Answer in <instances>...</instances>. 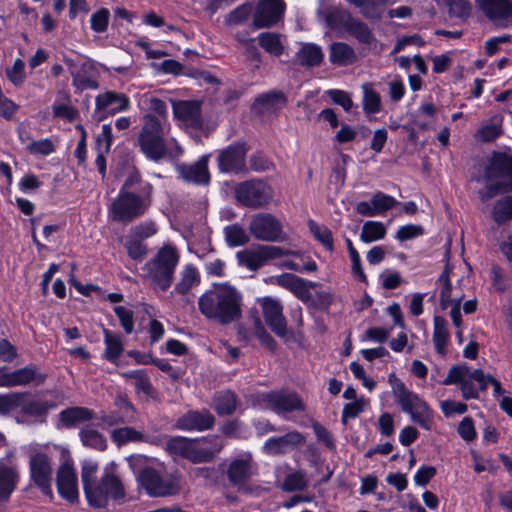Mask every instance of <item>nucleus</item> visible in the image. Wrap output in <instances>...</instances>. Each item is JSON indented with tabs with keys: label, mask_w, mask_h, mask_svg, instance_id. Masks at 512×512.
Returning <instances> with one entry per match:
<instances>
[{
	"label": "nucleus",
	"mask_w": 512,
	"mask_h": 512,
	"mask_svg": "<svg viewBox=\"0 0 512 512\" xmlns=\"http://www.w3.org/2000/svg\"><path fill=\"white\" fill-rule=\"evenodd\" d=\"M137 480L151 497L174 496L182 490V477L178 470L161 471L147 466L138 472Z\"/></svg>",
	"instance_id": "0eeeda50"
},
{
	"label": "nucleus",
	"mask_w": 512,
	"mask_h": 512,
	"mask_svg": "<svg viewBox=\"0 0 512 512\" xmlns=\"http://www.w3.org/2000/svg\"><path fill=\"white\" fill-rule=\"evenodd\" d=\"M210 155H203L192 164H179L176 168L181 178L187 182L207 185L210 182L208 161Z\"/></svg>",
	"instance_id": "b1692460"
},
{
	"label": "nucleus",
	"mask_w": 512,
	"mask_h": 512,
	"mask_svg": "<svg viewBox=\"0 0 512 512\" xmlns=\"http://www.w3.org/2000/svg\"><path fill=\"white\" fill-rule=\"evenodd\" d=\"M14 457L15 450L9 449L5 457L0 459V505L9 501L20 479L17 466L13 463Z\"/></svg>",
	"instance_id": "a211bd4d"
},
{
	"label": "nucleus",
	"mask_w": 512,
	"mask_h": 512,
	"mask_svg": "<svg viewBox=\"0 0 512 512\" xmlns=\"http://www.w3.org/2000/svg\"><path fill=\"white\" fill-rule=\"evenodd\" d=\"M236 256L239 264L251 271L258 270L266 263L260 248L257 250L239 251Z\"/></svg>",
	"instance_id": "a18cd8bd"
},
{
	"label": "nucleus",
	"mask_w": 512,
	"mask_h": 512,
	"mask_svg": "<svg viewBox=\"0 0 512 512\" xmlns=\"http://www.w3.org/2000/svg\"><path fill=\"white\" fill-rule=\"evenodd\" d=\"M172 109L174 117L184 126L197 128L201 125V110L197 101H173Z\"/></svg>",
	"instance_id": "393cba45"
},
{
	"label": "nucleus",
	"mask_w": 512,
	"mask_h": 512,
	"mask_svg": "<svg viewBox=\"0 0 512 512\" xmlns=\"http://www.w3.org/2000/svg\"><path fill=\"white\" fill-rule=\"evenodd\" d=\"M253 333L260 342L270 350H274L276 343L274 339L266 331L261 319L258 316L253 318Z\"/></svg>",
	"instance_id": "e2e57ef3"
},
{
	"label": "nucleus",
	"mask_w": 512,
	"mask_h": 512,
	"mask_svg": "<svg viewBox=\"0 0 512 512\" xmlns=\"http://www.w3.org/2000/svg\"><path fill=\"white\" fill-rule=\"evenodd\" d=\"M180 256L172 245H164L142 268L143 277L155 290L167 291L174 280Z\"/></svg>",
	"instance_id": "20e7f679"
},
{
	"label": "nucleus",
	"mask_w": 512,
	"mask_h": 512,
	"mask_svg": "<svg viewBox=\"0 0 512 512\" xmlns=\"http://www.w3.org/2000/svg\"><path fill=\"white\" fill-rule=\"evenodd\" d=\"M307 486V479L301 472L288 475L284 481L283 487L286 491H300Z\"/></svg>",
	"instance_id": "338daca9"
},
{
	"label": "nucleus",
	"mask_w": 512,
	"mask_h": 512,
	"mask_svg": "<svg viewBox=\"0 0 512 512\" xmlns=\"http://www.w3.org/2000/svg\"><path fill=\"white\" fill-rule=\"evenodd\" d=\"M93 411L86 407H70L59 413V421L62 427L72 428L93 418Z\"/></svg>",
	"instance_id": "2f4dec72"
},
{
	"label": "nucleus",
	"mask_w": 512,
	"mask_h": 512,
	"mask_svg": "<svg viewBox=\"0 0 512 512\" xmlns=\"http://www.w3.org/2000/svg\"><path fill=\"white\" fill-rule=\"evenodd\" d=\"M131 106L130 99L123 93L115 91H105L95 97V114L99 120L105 118L108 114L114 115L129 110Z\"/></svg>",
	"instance_id": "6ab92c4d"
},
{
	"label": "nucleus",
	"mask_w": 512,
	"mask_h": 512,
	"mask_svg": "<svg viewBox=\"0 0 512 512\" xmlns=\"http://www.w3.org/2000/svg\"><path fill=\"white\" fill-rule=\"evenodd\" d=\"M393 393L402 411L410 416L412 422L425 430L431 429L432 414L424 400L408 390L400 380H396L393 384Z\"/></svg>",
	"instance_id": "6e6552de"
},
{
	"label": "nucleus",
	"mask_w": 512,
	"mask_h": 512,
	"mask_svg": "<svg viewBox=\"0 0 512 512\" xmlns=\"http://www.w3.org/2000/svg\"><path fill=\"white\" fill-rule=\"evenodd\" d=\"M71 77L72 85L79 91L95 90L99 87L97 72L94 65L89 62H82L77 69H74Z\"/></svg>",
	"instance_id": "c85d7f7f"
},
{
	"label": "nucleus",
	"mask_w": 512,
	"mask_h": 512,
	"mask_svg": "<svg viewBox=\"0 0 512 512\" xmlns=\"http://www.w3.org/2000/svg\"><path fill=\"white\" fill-rule=\"evenodd\" d=\"M284 9L283 0H261L254 15V27L260 29L275 25L283 15Z\"/></svg>",
	"instance_id": "4be33fe9"
},
{
	"label": "nucleus",
	"mask_w": 512,
	"mask_h": 512,
	"mask_svg": "<svg viewBox=\"0 0 512 512\" xmlns=\"http://www.w3.org/2000/svg\"><path fill=\"white\" fill-rule=\"evenodd\" d=\"M170 129V124L160 123L151 118L147 122L143 121L136 145L147 159L159 162L167 155L177 157L182 154L183 149L174 139L170 143L166 141Z\"/></svg>",
	"instance_id": "7ed1b4c3"
},
{
	"label": "nucleus",
	"mask_w": 512,
	"mask_h": 512,
	"mask_svg": "<svg viewBox=\"0 0 512 512\" xmlns=\"http://www.w3.org/2000/svg\"><path fill=\"white\" fill-rule=\"evenodd\" d=\"M62 463L57 470L56 482L59 494L70 502L78 498V479L70 453L62 449Z\"/></svg>",
	"instance_id": "ddd939ff"
},
{
	"label": "nucleus",
	"mask_w": 512,
	"mask_h": 512,
	"mask_svg": "<svg viewBox=\"0 0 512 512\" xmlns=\"http://www.w3.org/2000/svg\"><path fill=\"white\" fill-rule=\"evenodd\" d=\"M115 465L111 463L104 468L101 479H97L98 463L84 460L81 466V480L84 493L90 506L104 508L109 499L118 501L125 496L124 486L115 475Z\"/></svg>",
	"instance_id": "f03ea898"
},
{
	"label": "nucleus",
	"mask_w": 512,
	"mask_h": 512,
	"mask_svg": "<svg viewBox=\"0 0 512 512\" xmlns=\"http://www.w3.org/2000/svg\"><path fill=\"white\" fill-rule=\"evenodd\" d=\"M213 407L218 415H230L236 410V398L230 391H222L215 395Z\"/></svg>",
	"instance_id": "49530a36"
},
{
	"label": "nucleus",
	"mask_w": 512,
	"mask_h": 512,
	"mask_svg": "<svg viewBox=\"0 0 512 512\" xmlns=\"http://www.w3.org/2000/svg\"><path fill=\"white\" fill-rule=\"evenodd\" d=\"M304 442L305 437L302 433L290 431L283 436L268 438L262 450L267 455H283L301 446Z\"/></svg>",
	"instance_id": "5701e85b"
},
{
	"label": "nucleus",
	"mask_w": 512,
	"mask_h": 512,
	"mask_svg": "<svg viewBox=\"0 0 512 512\" xmlns=\"http://www.w3.org/2000/svg\"><path fill=\"white\" fill-rule=\"evenodd\" d=\"M157 233L156 224L153 221H145L138 225L133 226L129 234L130 236L139 239L140 241H144L145 239L152 237Z\"/></svg>",
	"instance_id": "bf43d9fd"
},
{
	"label": "nucleus",
	"mask_w": 512,
	"mask_h": 512,
	"mask_svg": "<svg viewBox=\"0 0 512 512\" xmlns=\"http://www.w3.org/2000/svg\"><path fill=\"white\" fill-rule=\"evenodd\" d=\"M122 375L132 380V384L137 392H142L146 395L152 393L151 382L143 370L128 371Z\"/></svg>",
	"instance_id": "8fccbe9b"
},
{
	"label": "nucleus",
	"mask_w": 512,
	"mask_h": 512,
	"mask_svg": "<svg viewBox=\"0 0 512 512\" xmlns=\"http://www.w3.org/2000/svg\"><path fill=\"white\" fill-rule=\"evenodd\" d=\"M248 147L244 142L228 145L218 153L217 163L221 173H242L246 169V154Z\"/></svg>",
	"instance_id": "2eb2a0df"
},
{
	"label": "nucleus",
	"mask_w": 512,
	"mask_h": 512,
	"mask_svg": "<svg viewBox=\"0 0 512 512\" xmlns=\"http://www.w3.org/2000/svg\"><path fill=\"white\" fill-rule=\"evenodd\" d=\"M24 398L25 396L22 398V404L19 408H21L22 413L32 417H43L50 410L56 408V403L53 401H48L43 398L30 400H25Z\"/></svg>",
	"instance_id": "e433bc0d"
},
{
	"label": "nucleus",
	"mask_w": 512,
	"mask_h": 512,
	"mask_svg": "<svg viewBox=\"0 0 512 512\" xmlns=\"http://www.w3.org/2000/svg\"><path fill=\"white\" fill-rule=\"evenodd\" d=\"M6 75L15 86H20L25 80V63L17 58L10 68H7Z\"/></svg>",
	"instance_id": "0e129e2a"
},
{
	"label": "nucleus",
	"mask_w": 512,
	"mask_h": 512,
	"mask_svg": "<svg viewBox=\"0 0 512 512\" xmlns=\"http://www.w3.org/2000/svg\"><path fill=\"white\" fill-rule=\"evenodd\" d=\"M379 0H361L356 6L360 8L361 13L368 19H380L383 13V6Z\"/></svg>",
	"instance_id": "4d7b16f0"
},
{
	"label": "nucleus",
	"mask_w": 512,
	"mask_h": 512,
	"mask_svg": "<svg viewBox=\"0 0 512 512\" xmlns=\"http://www.w3.org/2000/svg\"><path fill=\"white\" fill-rule=\"evenodd\" d=\"M24 393L14 392L0 395V414H8L19 408Z\"/></svg>",
	"instance_id": "6e6d98bb"
},
{
	"label": "nucleus",
	"mask_w": 512,
	"mask_h": 512,
	"mask_svg": "<svg viewBox=\"0 0 512 512\" xmlns=\"http://www.w3.org/2000/svg\"><path fill=\"white\" fill-rule=\"evenodd\" d=\"M493 221L498 224H504L512 220V196H504L498 199L491 211Z\"/></svg>",
	"instance_id": "79ce46f5"
},
{
	"label": "nucleus",
	"mask_w": 512,
	"mask_h": 512,
	"mask_svg": "<svg viewBox=\"0 0 512 512\" xmlns=\"http://www.w3.org/2000/svg\"><path fill=\"white\" fill-rule=\"evenodd\" d=\"M323 59L324 53L321 46L311 42H301L293 57V62L301 67L313 68L320 66Z\"/></svg>",
	"instance_id": "a878e982"
},
{
	"label": "nucleus",
	"mask_w": 512,
	"mask_h": 512,
	"mask_svg": "<svg viewBox=\"0 0 512 512\" xmlns=\"http://www.w3.org/2000/svg\"><path fill=\"white\" fill-rule=\"evenodd\" d=\"M434 331H433V343L438 354L445 356L447 353V343L449 339V332L447 329L446 320L438 315L434 316L433 319Z\"/></svg>",
	"instance_id": "4c0bfd02"
},
{
	"label": "nucleus",
	"mask_w": 512,
	"mask_h": 512,
	"mask_svg": "<svg viewBox=\"0 0 512 512\" xmlns=\"http://www.w3.org/2000/svg\"><path fill=\"white\" fill-rule=\"evenodd\" d=\"M502 123L503 118L499 115L483 121L476 131L474 138L483 143L496 140L503 133Z\"/></svg>",
	"instance_id": "7c9ffc66"
},
{
	"label": "nucleus",
	"mask_w": 512,
	"mask_h": 512,
	"mask_svg": "<svg viewBox=\"0 0 512 512\" xmlns=\"http://www.w3.org/2000/svg\"><path fill=\"white\" fill-rule=\"evenodd\" d=\"M110 437L112 441L118 446L125 445L129 442L146 441L145 435L132 427L114 429L111 431Z\"/></svg>",
	"instance_id": "c03bdc74"
},
{
	"label": "nucleus",
	"mask_w": 512,
	"mask_h": 512,
	"mask_svg": "<svg viewBox=\"0 0 512 512\" xmlns=\"http://www.w3.org/2000/svg\"><path fill=\"white\" fill-rule=\"evenodd\" d=\"M327 93L330 99L335 104L340 105L346 112L350 111L353 107V100L348 92L339 89H332Z\"/></svg>",
	"instance_id": "774afa93"
},
{
	"label": "nucleus",
	"mask_w": 512,
	"mask_h": 512,
	"mask_svg": "<svg viewBox=\"0 0 512 512\" xmlns=\"http://www.w3.org/2000/svg\"><path fill=\"white\" fill-rule=\"evenodd\" d=\"M259 45L270 55L279 57L285 50V36L276 32H262L257 36Z\"/></svg>",
	"instance_id": "f704fd0d"
},
{
	"label": "nucleus",
	"mask_w": 512,
	"mask_h": 512,
	"mask_svg": "<svg viewBox=\"0 0 512 512\" xmlns=\"http://www.w3.org/2000/svg\"><path fill=\"white\" fill-rule=\"evenodd\" d=\"M363 97L362 106L366 115L379 113L382 109L381 96L373 89L371 83H364L361 86Z\"/></svg>",
	"instance_id": "58836bf2"
},
{
	"label": "nucleus",
	"mask_w": 512,
	"mask_h": 512,
	"mask_svg": "<svg viewBox=\"0 0 512 512\" xmlns=\"http://www.w3.org/2000/svg\"><path fill=\"white\" fill-rule=\"evenodd\" d=\"M486 181H498L506 190L512 191V155L507 152H493L484 169Z\"/></svg>",
	"instance_id": "4468645a"
},
{
	"label": "nucleus",
	"mask_w": 512,
	"mask_h": 512,
	"mask_svg": "<svg viewBox=\"0 0 512 512\" xmlns=\"http://www.w3.org/2000/svg\"><path fill=\"white\" fill-rule=\"evenodd\" d=\"M367 400L364 397H360L353 402L344 405L342 410L341 420L346 424L350 419L356 418L367 405Z\"/></svg>",
	"instance_id": "13d9d810"
},
{
	"label": "nucleus",
	"mask_w": 512,
	"mask_h": 512,
	"mask_svg": "<svg viewBox=\"0 0 512 512\" xmlns=\"http://www.w3.org/2000/svg\"><path fill=\"white\" fill-rule=\"evenodd\" d=\"M257 302L262 308L263 317L270 329L280 337L286 335L287 323L283 315L281 302L273 297L258 298Z\"/></svg>",
	"instance_id": "aec40b11"
},
{
	"label": "nucleus",
	"mask_w": 512,
	"mask_h": 512,
	"mask_svg": "<svg viewBox=\"0 0 512 512\" xmlns=\"http://www.w3.org/2000/svg\"><path fill=\"white\" fill-rule=\"evenodd\" d=\"M234 193L237 203L253 209L266 206L273 198L272 187L262 179L240 182L235 186Z\"/></svg>",
	"instance_id": "9d476101"
},
{
	"label": "nucleus",
	"mask_w": 512,
	"mask_h": 512,
	"mask_svg": "<svg viewBox=\"0 0 512 512\" xmlns=\"http://www.w3.org/2000/svg\"><path fill=\"white\" fill-rule=\"evenodd\" d=\"M80 440L85 447L98 451H105L107 448L106 438L91 426H85L81 429Z\"/></svg>",
	"instance_id": "ea45409f"
},
{
	"label": "nucleus",
	"mask_w": 512,
	"mask_h": 512,
	"mask_svg": "<svg viewBox=\"0 0 512 512\" xmlns=\"http://www.w3.org/2000/svg\"><path fill=\"white\" fill-rule=\"evenodd\" d=\"M224 234L228 245L231 247L241 246L249 241V237L245 230L238 225L225 227Z\"/></svg>",
	"instance_id": "864d4df0"
},
{
	"label": "nucleus",
	"mask_w": 512,
	"mask_h": 512,
	"mask_svg": "<svg viewBox=\"0 0 512 512\" xmlns=\"http://www.w3.org/2000/svg\"><path fill=\"white\" fill-rule=\"evenodd\" d=\"M256 405L270 409L277 414L293 411H304L305 405L297 393L285 391H270L256 396Z\"/></svg>",
	"instance_id": "9b49d317"
},
{
	"label": "nucleus",
	"mask_w": 512,
	"mask_h": 512,
	"mask_svg": "<svg viewBox=\"0 0 512 512\" xmlns=\"http://www.w3.org/2000/svg\"><path fill=\"white\" fill-rule=\"evenodd\" d=\"M272 281L278 286L289 290L298 298H302L307 293L306 281L294 274L283 273L272 278Z\"/></svg>",
	"instance_id": "c9c22d12"
},
{
	"label": "nucleus",
	"mask_w": 512,
	"mask_h": 512,
	"mask_svg": "<svg viewBox=\"0 0 512 512\" xmlns=\"http://www.w3.org/2000/svg\"><path fill=\"white\" fill-rule=\"evenodd\" d=\"M199 283L200 274L198 270L191 264L184 265L179 273V280L175 284L172 294L185 295Z\"/></svg>",
	"instance_id": "473e14b6"
},
{
	"label": "nucleus",
	"mask_w": 512,
	"mask_h": 512,
	"mask_svg": "<svg viewBox=\"0 0 512 512\" xmlns=\"http://www.w3.org/2000/svg\"><path fill=\"white\" fill-rule=\"evenodd\" d=\"M485 17L500 28L512 26V0H475Z\"/></svg>",
	"instance_id": "f3484780"
},
{
	"label": "nucleus",
	"mask_w": 512,
	"mask_h": 512,
	"mask_svg": "<svg viewBox=\"0 0 512 512\" xmlns=\"http://www.w3.org/2000/svg\"><path fill=\"white\" fill-rule=\"evenodd\" d=\"M254 470L255 463L252 454L246 452L230 461L226 474L232 486L243 487L253 476Z\"/></svg>",
	"instance_id": "412c9836"
},
{
	"label": "nucleus",
	"mask_w": 512,
	"mask_h": 512,
	"mask_svg": "<svg viewBox=\"0 0 512 512\" xmlns=\"http://www.w3.org/2000/svg\"><path fill=\"white\" fill-rule=\"evenodd\" d=\"M442 384H460L465 399H476L479 390H486V375L480 369L471 370L466 365H455L450 368Z\"/></svg>",
	"instance_id": "1a4fd4ad"
},
{
	"label": "nucleus",
	"mask_w": 512,
	"mask_h": 512,
	"mask_svg": "<svg viewBox=\"0 0 512 512\" xmlns=\"http://www.w3.org/2000/svg\"><path fill=\"white\" fill-rule=\"evenodd\" d=\"M348 31L363 44L371 45L375 38L369 27L360 21H351L348 25Z\"/></svg>",
	"instance_id": "3c124183"
},
{
	"label": "nucleus",
	"mask_w": 512,
	"mask_h": 512,
	"mask_svg": "<svg viewBox=\"0 0 512 512\" xmlns=\"http://www.w3.org/2000/svg\"><path fill=\"white\" fill-rule=\"evenodd\" d=\"M140 194L120 190L110 207L114 221L128 223L143 216L152 203L153 186L149 182L141 184Z\"/></svg>",
	"instance_id": "39448f33"
},
{
	"label": "nucleus",
	"mask_w": 512,
	"mask_h": 512,
	"mask_svg": "<svg viewBox=\"0 0 512 512\" xmlns=\"http://www.w3.org/2000/svg\"><path fill=\"white\" fill-rule=\"evenodd\" d=\"M139 106L147 111L142 120L151 118L157 122L170 124L168 121V112L166 103L151 93H145L141 96Z\"/></svg>",
	"instance_id": "bb28decb"
},
{
	"label": "nucleus",
	"mask_w": 512,
	"mask_h": 512,
	"mask_svg": "<svg viewBox=\"0 0 512 512\" xmlns=\"http://www.w3.org/2000/svg\"><path fill=\"white\" fill-rule=\"evenodd\" d=\"M451 268L447 265L441 273L438 284L440 286V305L442 309L448 308L449 305L455 304V297L452 298V287L449 280Z\"/></svg>",
	"instance_id": "de8ad7c7"
},
{
	"label": "nucleus",
	"mask_w": 512,
	"mask_h": 512,
	"mask_svg": "<svg viewBox=\"0 0 512 512\" xmlns=\"http://www.w3.org/2000/svg\"><path fill=\"white\" fill-rule=\"evenodd\" d=\"M103 334L105 344L104 357L108 361L115 363L124 351L122 339L119 335H113L108 329H104Z\"/></svg>",
	"instance_id": "a19ab883"
},
{
	"label": "nucleus",
	"mask_w": 512,
	"mask_h": 512,
	"mask_svg": "<svg viewBox=\"0 0 512 512\" xmlns=\"http://www.w3.org/2000/svg\"><path fill=\"white\" fill-rule=\"evenodd\" d=\"M249 231L260 241L276 242L282 239V224L269 213L254 215L249 223Z\"/></svg>",
	"instance_id": "dca6fc26"
},
{
	"label": "nucleus",
	"mask_w": 512,
	"mask_h": 512,
	"mask_svg": "<svg viewBox=\"0 0 512 512\" xmlns=\"http://www.w3.org/2000/svg\"><path fill=\"white\" fill-rule=\"evenodd\" d=\"M45 381V375L40 373L36 366L30 365L9 372V387L26 386L30 384L40 385Z\"/></svg>",
	"instance_id": "c756f323"
},
{
	"label": "nucleus",
	"mask_w": 512,
	"mask_h": 512,
	"mask_svg": "<svg viewBox=\"0 0 512 512\" xmlns=\"http://www.w3.org/2000/svg\"><path fill=\"white\" fill-rule=\"evenodd\" d=\"M309 228L314 237L329 251L334 248L332 232L324 227L320 226L314 221L309 222Z\"/></svg>",
	"instance_id": "5fc2aeb1"
},
{
	"label": "nucleus",
	"mask_w": 512,
	"mask_h": 512,
	"mask_svg": "<svg viewBox=\"0 0 512 512\" xmlns=\"http://www.w3.org/2000/svg\"><path fill=\"white\" fill-rule=\"evenodd\" d=\"M424 234V228L418 224H407L400 226L395 234V238L400 241H407L418 238Z\"/></svg>",
	"instance_id": "680f3d73"
},
{
	"label": "nucleus",
	"mask_w": 512,
	"mask_h": 512,
	"mask_svg": "<svg viewBox=\"0 0 512 512\" xmlns=\"http://www.w3.org/2000/svg\"><path fill=\"white\" fill-rule=\"evenodd\" d=\"M30 481L44 494L52 496V460L43 451L35 450L29 454Z\"/></svg>",
	"instance_id": "f8f14e48"
},
{
	"label": "nucleus",
	"mask_w": 512,
	"mask_h": 512,
	"mask_svg": "<svg viewBox=\"0 0 512 512\" xmlns=\"http://www.w3.org/2000/svg\"><path fill=\"white\" fill-rule=\"evenodd\" d=\"M284 101L283 94L277 92H269L260 95L254 105L253 108L257 110L259 113H263L265 111H269L278 106V104Z\"/></svg>",
	"instance_id": "09e8293b"
},
{
	"label": "nucleus",
	"mask_w": 512,
	"mask_h": 512,
	"mask_svg": "<svg viewBox=\"0 0 512 512\" xmlns=\"http://www.w3.org/2000/svg\"><path fill=\"white\" fill-rule=\"evenodd\" d=\"M114 312L126 334H131L134 330L133 311L125 306L114 307Z\"/></svg>",
	"instance_id": "69168bd1"
},
{
	"label": "nucleus",
	"mask_w": 512,
	"mask_h": 512,
	"mask_svg": "<svg viewBox=\"0 0 512 512\" xmlns=\"http://www.w3.org/2000/svg\"><path fill=\"white\" fill-rule=\"evenodd\" d=\"M329 60L336 66H348L357 60V56L351 46L343 42H336L329 48Z\"/></svg>",
	"instance_id": "72a5a7b5"
},
{
	"label": "nucleus",
	"mask_w": 512,
	"mask_h": 512,
	"mask_svg": "<svg viewBox=\"0 0 512 512\" xmlns=\"http://www.w3.org/2000/svg\"><path fill=\"white\" fill-rule=\"evenodd\" d=\"M198 309L207 320L229 325L242 318L243 294L228 282L214 283L198 298Z\"/></svg>",
	"instance_id": "f257e3e1"
},
{
	"label": "nucleus",
	"mask_w": 512,
	"mask_h": 512,
	"mask_svg": "<svg viewBox=\"0 0 512 512\" xmlns=\"http://www.w3.org/2000/svg\"><path fill=\"white\" fill-rule=\"evenodd\" d=\"M224 443L218 436L198 440L174 437L167 441L166 449L171 454L180 455L192 463L212 461L223 449Z\"/></svg>",
	"instance_id": "423d86ee"
},
{
	"label": "nucleus",
	"mask_w": 512,
	"mask_h": 512,
	"mask_svg": "<svg viewBox=\"0 0 512 512\" xmlns=\"http://www.w3.org/2000/svg\"><path fill=\"white\" fill-rule=\"evenodd\" d=\"M125 248L129 257L138 262H141L148 252L147 245L144 242L130 235L126 238Z\"/></svg>",
	"instance_id": "603ef678"
},
{
	"label": "nucleus",
	"mask_w": 512,
	"mask_h": 512,
	"mask_svg": "<svg viewBox=\"0 0 512 512\" xmlns=\"http://www.w3.org/2000/svg\"><path fill=\"white\" fill-rule=\"evenodd\" d=\"M214 417L208 410L189 411L177 421V427L182 430H206L213 426Z\"/></svg>",
	"instance_id": "cd10ccee"
},
{
	"label": "nucleus",
	"mask_w": 512,
	"mask_h": 512,
	"mask_svg": "<svg viewBox=\"0 0 512 512\" xmlns=\"http://www.w3.org/2000/svg\"><path fill=\"white\" fill-rule=\"evenodd\" d=\"M396 204H398V201L394 197L380 191L372 197L373 209L376 210L377 214L392 209Z\"/></svg>",
	"instance_id": "052dcab7"
},
{
	"label": "nucleus",
	"mask_w": 512,
	"mask_h": 512,
	"mask_svg": "<svg viewBox=\"0 0 512 512\" xmlns=\"http://www.w3.org/2000/svg\"><path fill=\"white\" fill-rule=\"evenodd\" d=\"M386 226L380 221H367L363 224L360 240L364 243H372L385 238Z\"/></svg>",
	"instance_id": "37998d69"
}]
</instances>
